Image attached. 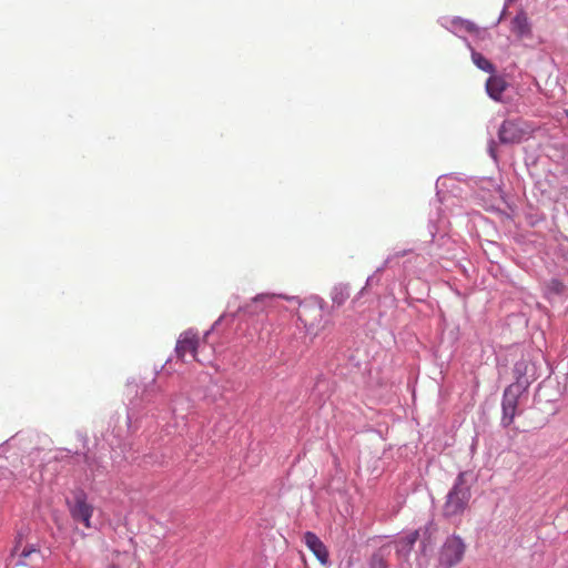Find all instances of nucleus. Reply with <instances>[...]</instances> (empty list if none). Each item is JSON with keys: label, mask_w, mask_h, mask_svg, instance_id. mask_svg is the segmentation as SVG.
Wrapping results in <instances>:
<instances>
[{"label": "nucleus", "mask_w": 568, "mask_h": 568, "mask_svg": "<svg viewBox=\"0 0 568 568\" xmlns=\"http://www.w3.org/2000/svg\"><path fill=\"white\" fill-rule=\"evenodd\" d=\"M280 300L294 302L301 308L298 312V321L306 327L308 332L315 329V324L308 321V315L313 318L322 317L326 306L324 300L317 295H313L304 301L298 296H288L283 294L261 293L255 295L248 303L241 304L240 296L233 295L226 306V311L212 324L211 328L204 333L206 339L209 335L215 331L224 321L233 322L239 315L244 318H256V322H263L270 313L276 312L280 306Z\"/></svg>", "instance_id": "1"}, {"label": "nucleus", "mask_w": 568, "mask_h": 568, "mask_svg": "<svg viewBox=\"0 0 568 568\" xmlns=\"http://www.w3.org/2000/svg\"><path fill=\"white\" fill-rule=\"evenodd\" d=\"M141 402L144 404L143 409H145L143 414L135 412L134 407L128 408L126 419L130 432L134 433L139 428L149 427L150 418L155 419L158 425L164 422L163 427H165L168 435H171L169 417L174 418L175 426L179 425V419L183 422V426L186 425L185 413L190 409L191 403L183 393L169 396L155 386V381L153 379L143 389Z\"/></svg>", "instance_id": "2"}, {"label": "nucleus", "mask_w": 568, "mask_h": 568, "mask_svg": "<svg viewBox=\"0 0 568 568\" xmlns=\"http://www.w3.org/2000/svg\"><path fill=\"white\" fill-rule=\"evenodd\" d=\"M466 477L467 473H459L453 488L446 496L443 515L448 519L460 516L468 507L471 493Z\"/></svg>", "instance_id": "3"}, {"label": "nucleus", "mask_w": 568, "mask_h": 568, "mask_svg": "<svg viewBox=\"0 0 568 568\" xmlns=\"http://www.w3.org/2000/svg\"><path fill=\"white\" fill-rule=\"evenodd\" d=\"M71 518L91 528V518L94 511L92 504L88 501V494L82 487H75L71 490L70 497L65 500Z\"/></svg>", "instance_id": "4"}, {"label": "nucleus", "mask_w": 568, "mask_h": 568, "mask_svg": "<svg viewBox=\"0 0 568 568\" xmlns=\"http://www.w3.org/2000/svg\"><path fill=\"white\" fill-rule=\"evenodd\" d=\"M534 133L532 125L523 119L504 120L498 129V140L501 144H519Z\"/></svg>", "instance_id": "5"}, {"label": "nucleus", "mask_w": 568, "mask_h": 568, "mask_svg": "<svg viewBox=\"0 0 568 568\" xmlns=\"http://www.w3.org/2000/svg\"><path fill=\"white\" fill-rule=\"evenodd\" d=\"M465 551L466 544L459 536L448 537L439 551V565L444 568L458 565L463 560Z\"/></svg>", "instance_id": "6"}, {"label": "nucleus", "mask_w": 568, "mask_h": 568, "mask_svg": "<svg viewBox=\"0 0 568 568\" xmlns=\"http://www.w3.org/2000/svg\"><path fill=\"white\" fill-rule=\"evenodd\" d=\"M525 392V383H513L509 385L503 396V423L509 426L516 416L518 398Z\"/></svg>", "instance_id": "7"}, {"label": "nucleus", "mask_w": 568, "mask_h": 568, "mask_svg": "<svg viewBox=\"0 0 568 568\" xmlns=\"http://www.w3.org/2000/svg\"><path fill=\"white\" fill-rule=\"evenodd\" d=\"M199 347V336L194 328L184 331L178 338L175 345V355L180 361H184V356L190 351L193 357L196 355Z\"/></svg>", "instance_id": "8"}, {"label": "nucleus", "mask_w": 568, "mask_h": 568, "mask_svg": "<svg viewBox=\"0 0 568 568\" xmlns=\"http://www.w3.org/2000/svg\"><path fill=\"white\" fill-rule=\"evenodd\" d=\"M70 457V463L81 465L84 468V480L92 481L99 476L102 470L101 466L98 465L97 460L90 457L88 454L74 452Z\"/></svg>", "instance_id": "9"}, {"label": "nucleus", "mask_w": 568, "mask_h": 568, "mask_svg": "<svg viewBox=\"0 0 568 568\" xmlns=\"http://www.w3.org/2000/svg\"><path fill=\"white\" fill-rule=\"evenodd\" d=\"M303 539L307 548L322 565H326L329 561L328 550L315 532L306 531Z\"/></svg>", "instance_id": "10"}, {"label": "nucleus", "mask_w": 568, "mask_h": 568, "mask_svg": "<svg viewBox=\"0 0 568 568\" xmlns=\"http://www.w3.org/2000/svg\"><path fill=\"white\" fill-rule=\"evenodd\" d=\"M412 253V250L410 248H404V250H399V251H395L394 253L389 254L385 261L383 262V264L376 268L375 273L371 276L367 277L366 280V283H365V286L359 291L358 293V296H362L364 294V291L368 287V286H372L373 283L375 282V278L378 274H381L385 268H390L393 267V263L395 260H398L400 257H404L408 254Z\"/></svg>", "instance_id": "11"}, {"label": "nucleus", "mask_w": 568, "mask_h": 568, "mask_svg": "<svg viewBox=\"0 0 568 568\" xmlns=\"http://www.w3.org/2000/svg\"><path fill=\"white\" fill-rule=\"evenodd\" d=\"M419 536V530H414L408 532L407 535L400 537L396 541V552L399 558L407 559L410 555L414 545L417 542Z\"/></svg>", "instance_id": "12"}, {"label": "nucleus", "mask_w": 568, "mask_h": 568, "mask_svg": "<svg viewBox=\"0 0 568 568\" xmlns=\"http://www.w3.org/2000/svg\"><path fill=\"white\" fill-rule=\"evenodd\" d=\"M43 559V555L37 544H28L19 554L17 566H26L29 564H38Z\"/></svg>", "instance_id": "13"}, {"label": "nucleus", "mask_w": 568, "mask_h": 568, "mask_svg": "<svg viewBox=\"0 0 568 568\" xmlns=\"http://www.w3.org/2000/svg\"><path fill=\"white\" fill-rule=\"evenodd\" d=\"M507 82L499 75H491L486 81V92L495 101H500L507 89Z\"/></svg>", "instance_id": "14"}, {"label": "nucleus", "mask_w": 568, "mask_h": 568, "mask_svg": "<svg viewBox=\"0 0 568 568\" xmlns=\"http://www.w3.org/2000/svg\"><path fill=\"white\" fill-rule=\"evenodd\" d=\"M21 473L16 474L13 470L6 466H0V488L10 489L21 484L23 480Z\"/></svg>", "instance_id": "15"}, {"label": "nucleus", "mask_w": 568, "mask_h": 568, "mask_svg": "<svg viewBox=\"0 0 568 568\" xmlns=\"http://www.w3.org/2000/svg\"><path fill=\"white\" fill-rule=\"evenodd\" d=\"M511 31L519 38L530 33L528 18L524 12H519L511 21Z\"/></svg>", "instance_id": "16"}, {"label": "nucleus", "mask_w": 568, "mask_h": 568, "mask_svg": "<svg viewBox=\"0 0 568 568\" xmlns=\"http://www.w3.org/2000/svg\"><path fill=\"white\" fill-rule=\"evenodd\" d=\"M351 290L349 285L345 283H338L334 285L331 291V298L335 306H342L349 297Z\"/></svg>", "instance_id": "17"}, {"label": "nucleus", "mask_w": 568, "mask_h": 568, "mask_svg": "<svg viewBox=\"0 0 568 568\" xmlns=\"http://www.w3.org/2000/svg\"><path fill=\"white\" fill-rule=\"evenodd\" d=\"M529 363L526 359L518 361L514 366L515 383H525V389L529 385V381L526 378L528 373Z\"/></svg>", "instance_id": "18"}, {"label": "nucleus", "mask_w": 568, "mask_h": 568, "mask_svg": "<svg viewBox=\"0 0 568 568\" xmlns=\"http://www.w3.org/2000/svg\"><path fill=\"white\" fill-rule=\"evenodd\" d=\"M425 261L424 256L423 255H415L413 258H409L407 261L404 262V271L405 273L407 274H414L416 275L418 278H422V275H423V270H417L415 264H423Z\"/></svg>", "instance_id": "19"}, {"label": "nucleus", "mask_w": 568, "mask_h": 568, "mask_svg": "<svg viewBox=\"0 0 568 568\" xmlns=\"http://www.w3.org/2000/svg\"><path fill=\"white\" fill-rule=\"evenodd\" d=\"M471 59L476 67L479 68L480 70L488 73L495 72L494 64L488 59H486L481 53L473 52Z\"/></svg>", "instance_id": "20"}, {"label": "nucleus", "mask_w": 568, "mask_h": 568, "mask_svg": "<svg viewBox=\"0 0 568 568\" xmlns=\"http://www.w3.org/2000/svg\"><path fill=\"white\" fill-rule=\"evenodd\" d=\"M13 436L19 437V439L12 445L13 455H19L20 453L26 452L27 446L26 442L28 439V436L23 434L22 432L16 433Z\"/></svg>", "instance_id": "21"}, {"label": "nucleus", "mask_w": 568, "mask_h": 568, "mask_svg": "<svg viewBox=\"0 0 568 568\" xmlns=\"http://www.w3.org/2000/svg\"><path fill=\"white\" fill-rule=\"evenodd\" d=\"M19 439V437L17 436H11L10 438H8L7 440L2 442L0 444V458H6L8 459V454L10 452L13 453V449H12V445Z\"/></svg>", "instance_id": "22"}, {"label": "nucleus", "mask_w": 568, "mask_h": 568, "mask_svg": "<svg viewBox=\"0 0 568 568\" xmlns=\"http://www.w3.org/2000/svg\"><path fill=\"white\" fill-rule=\"evenodd\" d=\"M565 287V284L560 280L552 278L547 284V292L549 294L560 295L564 293Z\"/></svg>", "instance_id": "23"}, {"label": "nucleus", "mask_w": 568, "mask_h": 568, "mask_svg": "<svg viewBox=\"0 0 568 568\" xmlns=\"http://www.w3.org/2000/svg\"><path fill=\"white\" fill-rule=\"evenodd\" d=\"M369 568H387V565L381 555L374 554L369 561Z\"/></svg>", "instance_id": "24"}, {"label": "nucleus", "mask_w": 568, "mask_h": 568, "mask_svg": "<svg viewBox=\"0 0 568 568\" xmlns=\"http://www.w3.org/2000/svg\"><path fill=\"white\" fill-rule=\"evenodd\" d=\"M426 554V538L419 540V554L417 555L418 568H423V561Z\"/></svg>", "instance_id": "25"}, {"label": "nucleus", "mask_w": 568, "mask_h": 568, "mask_svg": "<svg viewBox=\"0 0 568 568\" xmlns=\"http://www.w3.org/2000/svg\"><path fill=\"white\" fill-rule=\"evenodd\" d=\"M489 154L493 159L497 160L496 143L494 141L490 142Z\"/></svg>", "instance_id": "26"}, {"label": "nucleus", "mask_w": 568, "mask_h": 568, "mask_svg": "<svg viewBox=\"0 0 568 568\" xmlns=\"http://www.w3.org/2000/svg\"><path fill=\"white\" fill-rule=\"evenodd\" d=\"M20 542H21L20 540H19V541H17L16 546H14V547H13V549H12V555H14V554H17V552H18L19 547H20Z\"/></svg>", "instance_id": "27"}, {"label": "nucleus", "mask_w": 568, "mask_h": 568, "mask_svg": "<svg viewBox=\"0 0 568 568\" xmlns=\"http://www.w3.org/2000/svg\"><path fill=\"white\" fill-rule=\"evenodd\" d=\"M171 359L168 358L166 362L160 367V369H155V373L159 374L160 372H162L165 367V365L170 362Z\"/></svg>", "instance_id": "28"}, {"label": "nucleus", "mask_w": 568, "mask_h": 568, "mask_svg": "<svg viewBox=\"0 0 568 568\" xmlns=\"http://www.w3.org/2000/svg\"><path fill=\"white\" fill-rule=\"evenodd\" d=\"M109 568H118V566H115V565H111Z\"/></svg>", "instance_id": "29"}]
</instances>
